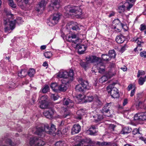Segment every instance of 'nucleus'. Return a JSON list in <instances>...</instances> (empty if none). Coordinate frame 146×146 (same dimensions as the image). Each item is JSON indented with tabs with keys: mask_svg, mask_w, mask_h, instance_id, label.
I'll list each match as a JSON object with an SVG mask.
<instances>
[{
	"mask_svg": "<svg viewBox=\"0 0 146 146\" xmlns=\"http://www.w3.org/2000/svg\"><path fill=\"white\" fill-rule=\"evenodd\" d=\"M60 15L58 13H55L51 16L47 24L50 26H54L57 24L60 19Z\"/></svg>",
	"mask_w": 146,
	"mask_h": 146,
	"instance_id": "0eeeda50",
	"label": "nucleus"
},
{
	"mask_svg": "<svg viewBox=\"0 0 146 146\" xmlns=\"http://www.w3.org/2000/svg\"><path fill=\"white\" fill-rule=\"evenodd\" d=\"M29 144L31 146H43L45 144V143L37 137H33L30 138Z\"/></svg>",
	"mask_w": 146,
	"mask_h": 146,
	"instance_id": "423d86ee",
	"label": "nucleus"
},
{
	"mask_svg": "<svg viewBox=\"0 0 146 146\" xmlns=\"http://www.w3.org/2000/svg\"><path fill=\"white\" fill-rule=\"evenodd\" d=\"M125 6L124 5H122L121 6H119L118 7L119 11V13H122L124 12L125 10Z\"/></svg>",
	"mask_w": 146,
	"mask_h": 146,
	"instance_id": "37998d69",
	"label": "nucleus"
},
{
	"mask_svg": "<svg viewBox=\"0 0 146 146\" xmlns=\"http://www.w3.org/2000/svg\"><path fill=\"white\" fill-rule=\"evenodd\" d=\"M98 131V129H89L87 131L88 133L91 135H94Z\"/></svg>",
	"mask_w": 146,
	"mask_h": 146,
	"instance_id": "e433bc0d",
	"label": "nucleus"
},
{
	"mask_svg": "<svg viewBox=\"0 0 146 146\" xmlns=\"http://www.w3.org/2000/svg\"><path fill=\"white\" fill-rule=\"evenodd\" d=\"M6 14L7 16H10L11 18H13V15L11 13V12L10 11H7L6 12Z\"/></svg>",
	"mask_w": 146,
	"mask_h": 146,
	"instance_id": "5fc2aeb1",
	"label": "nucleus"
},
{
	"mask_svg": "<svg viewBox=\"0 0 146 146\" xmlns=\"http://www.w3.org/2000/svg\"><path fill=\"white\" fill-rule=\"evenodd\" d=\"M58 96L57 95H55V94H52L51 96V98L52 99L54 100H57Z\"/></svg>",
	"mask_w": 146,
	"mask_h": 146,
	"instance_id": "8fccbe9b",
	"label": "nucleus"
},
{
	"mask_svg": "<svg viewBox=\"0 0 146 146\" xmlns=\"http://www.w3.org/2000/svg\"><path fill=\"white\" fill-rule=\"evenodd\" d=\"M140 56L142 57L146 58V51H143L140 53Z\"/></svg>",
	"mask_w": 146,
	"mask_h": 146,
	"instance_id": "09e8293b",
	"label": "nucleus"
},
{
	"mask_svg": "<svg viewBox=\"0 0 146 146\" xmlns=\"http://www.w3.org/2000/svg\"><path fill=\"white\" fill-rule=\"evenodd\" d=\"M66 39L68 42L77 44L76 47L78 50V52L80 54H83L87 48V47L84 45L79 46L77 44L79 39L78 37L77 38L75 34H72L70 35L67 36H66Z\"/></svg>",
	"mask_w": 146,
	"mask_h": 146,
	"instance_id": "f03ea898",
	"label": "nucleus"
},
{
	"mask_svg": "<svg viewBox=\"0 0 146 146\" xmlns=\"http://www.w3.org/2000/svg\"><path fill=\"white\" fill-rule=\"evenodd\" d=\"M144 74L145 72L143 71L139 70L138 72L137 77L139 78L140 75H143Z\"/></svg>",
	"mask_w": 146,
	"mask_h": 146,
	"instance_id": "de8ad7c7",
	"label": "nucleus"
},
{
	"mask_svg": "<svg viewBox=\"0 0 146 146\" xmlns=\"http://www.w3.org/2000/svg\"><path fill=\"white\" fill-rule=\"evenodd\" d=\"M137 49H138V50H139L140 51H141L142 50L141 48H140L139 47L137 46L134 49V51L135 52H137Z\"/></svg>",
	"mask_w": 146,
	"mask_h": 146,
	"instance_id": "774afa93",
	"label": "nucleus"
},
{
	"mask_svg": "<svg viewBox=\"0 0 146 146\" xmlns=\"http://www.w3.org/2000/svg\"><path fill=\"white\" fill-rule=\"evenodd\" d=\"M108 56L111 59V58H114L116 56L115 52L114 50H110L109 52Z\"/></svg>",
	"mask_w": 146,
	"mask_h": 146,
	"instance_id": "7c9ffc66",
	"label": "nucleus"
},
{
	"mask_svg": "<svg viewBox=\"0 0 146 146\" xmlns=\"http://www.w3.org/2000/svg\"><path fill=\"white\" fill-rule=\"evenodd\" d=\"M109 78L107 74H106V76H104L100 79L99 81L101 83H103L107 81L108 78Z\"/></svg>",
	"mask_w": 146,
	"mask_h": 146,
	"instance_id": "473e14b6",
	"label": "nucleus"
},
{
	"mask_svg": "<svg viewBox=\"0 0 146 146\" xmlns=\"http://www.w3.org/2000/svg\"><path fill=\"white\" fill-rule=\"evenodd\" d=\"M98 144L99 145H107L108 144L107 143L105 142H102V143H100V142H98Z\"/></svg>",
	"mask_w": 146,
	"mask_h": 146,
	"instance_id": "052dcab7",
	"label": "nucleus"
},
{
	"mask_svg": "<svg viewBox=\"0 0 146 146\" xmlns=\"http://www.w3.org/2000/svg\"><path fill=\"white\" fill-rule=\"evenodd\" d=\"M63 104L64 105H68L69 107H72L73 106L74 103L72 101L68 98H64L63 100Z\"/></svg>",
	"mask_w": 146,
	"mask_h": 146,
	"instance_id": "aec40b11",
	"label": "nucleus"
},
{
	"mask_svg": "<svg viewBox=\"0 0 146 146\" xmlns=\"http://www.w3.org/2000/svg\"><path fill=\"white\" fill-rule=\"evenodd\" d=\"M29 83V81L28 80H25L24 81H23L22 83V85H23L25 84H27Z\"/></svg>",
	"mask_w": 146,
	"mask_h": 146,
	"instance_id": "13d9d810",
	"label": "nucleus"
},
{
	"mask_svg": "<svg viewBox=\"0 0 146 146\" xmlns=\"http://www.w3.org/2000/svg\"><path fill=\"white\" fill-rule=\"evenodd\" d=\"M55 126L53 124L51 125L50 127L48 124H40L36 127L35 134L39 135L42 136V134L45 132L48 134H52L56 130Z\"/></svg>",
	"mask_w": 146,
	"mask_h": 146,
	"instance_id": "f257e3e1",
	"label": "nucleus"
},
{
	"mask_svg": "<svg viewBox=\"0 0 146 146\" xmlns=\"http://www.w3.org/2000/svg\"><path fill=\"white\" fill-rule=\"evenodd\" d=\"M115 40L117 43L121 44L124 42L125 39L123 36L122 35H120L117 36Z\"/></svg>",
	"mask_w": 146,
	"mask_h": 146,
	"instance_id": "4be33fe9",
	"label": "nucleus"
},
{
	"mask_svg": "<svg viewBox=\"0 0 146 146\" xmlns=\"http://www.w3.org/2000/svg\"><path fill=\"white\" fill-rule=\"evenodd\" d=\"M15 24H16V23L15 20L13 21H10V25L11 29L13 30L15 28Z\"/></svg>",
	"mask_w": 146,
	"mask_h": 146,
	"instance_id": "58836bf2",
	"label": "nucleus"
},
{
	"mask_svg": "<svg viewBox=\"0 0 146 146\" xmlns=\"http://www.w3.org/2000/svg\"><path fill=\"white\" fill-rule=\"evenodd\" d=\"M136 108L139 109V108H143L146 109V105L144 106V104L142 102H139L138 104L136 106Z\"/></svg>",
	"mask_w": 146,
	"mask_h": 146,
	"instance_id": "f704fd0d",
	"label": "nucleus"
},
{
	"mask_svg": "<svg viewBox=\"0 0 146 146\" xmlns=\"http://www.w3.org/2000/svg\"><path fill=\"white\" fill-rule=\"evenodd\" d=\"M62 84L58 86V90L62 92H64L67 89V87L66 84L68 83H65V82H62Z\"/></svg>",
	"mask_w": 146,
	"mask_h": 146,
	"instance_id": "b1692460",
	"label": "nucleus"
},
{
	"mask_svg": "<svg viewBox=\"0 0 146 146\" xmlns=\"http://www.w3.org/2000/svg\"><path fill=\"white\" fill-rule=\"evenodd\" d=\"M115 14V13L113 12H112L109 15V17H111L112 16H114Z\"/></svg>",
	"mask_w": 146,
	"mask_h": 146,
	"instance_id": "69168bd1",
	"label": "nucleus"
},
{
	"mask_svg": "<svg viewBox=\"0 0 146 146\" xmlns=\"http://www.w3.org/2000/svg\"><path fill=\"white\" fill-rule=\"evenodd\" d=\"M78 82L84 89H89L90 86H89L87 81L84 80L82 78H80L78 80Z\"/></svg>",
	"mask_w": 146,
	"mask_h": 146,
	"instance_id": "6ab92c4d",
	"label": "nucleus"
},
{
	"mask_svg": "<svg viewBox=\"0 0 146 146\" xmlns=\"http://www.w3.org/2000/svg\"><path fill=\"white\" fill-rule=\"evenodd\" d=\"M94 97L93 96H85V102H90L93 101Z\"/></svg>",
	"mask_w": 146,
	"mask_h": 146,
	"instance_id": "72a5a7b5",
	"label": "nucleus"
},
{
	"mask_svg": "<svg viewBox=\"0 0 146 146\" xmlns=\"http://www.w3.org/2000/svg\"><path fill=\"white\" fill-rule=\"evenodd\" d=\"M10 86H9V88H15L16 87L15 83L13 82H11L10 84Z\"/></svg>",
	"mask_w": 146,
	"mask_h": 146,
	"instance_id": "3c124183",
	"label": "nucleus"
},
{
	"mask_svg": "<svg viewBox=\"0 0 146 146\" xmlns=\"http://www.w3.org/2000/svg\"><path fill=\"white\" fill-rule=\"evenodd\" d=\"M132 130L131 128L129 127H124L121 131L120 133L125 134L131 132Z\"/></svg>",
	"mask_w": 146,
	"mask_h": 146,
	"instance_id": "393cba45",
	"label": "nucleus"
},
{
	"mask_svg": "<svg viewBox=\"0 0 146 146\" xmlns=\"http://www.w3.org/2000/svg\"><path fill=\"white\" fill-rule=\"evenodd\" d=\"M145 81V78H143L141 77L139 79L138 83L139 85H142L143 84L144 82Z\"/></svg>",
	"mask_w": 146,
	"mask_h": 146,
	"instance_id": "c03bdc74",
	"label": "nucleus"
},
{
	"mask_svg": "<svg viewBox=\"0 0 146 146\" xmlns=\"http://www.w3.org/2000/svg\"><path fill=\"white\" fill-rule=\"evenodd\" d=\"M111 102L107 103L105 104L102 108V110H100L101 112L106 116L109 117L110 115H106V113H110V108L111 106Z\"/></svg>",
	"mask_w": 146,
	"mask_h": 146,
	"instance_id": "9d476101",
	"label": "nucleus"
},
{
	"mask_svg": "<svg viewBox=\"0 0 146 146\" xmlns=\"http://www.w3.org/2000/svg\"><path fill=\"white\" fill-rule=\"evenodd\" d=\"M55 112L54 110L51 108L48 110H45L43 114L46 118L50 119L53 117Z\"/></svg>",
	"mask_w": 146,
	"mask_h": 146,
	"instance_id": "2eb2a0df",
	"label": "nucleus"
},
{
	"mask_svg": "<svg viewBox=\"0 0 146 146\" xmlns=\"http://www.w3.org/2000/svg\"><path fill=\"white\" fill-rule=\"evenodd\" d=\"M128 103V100L127 99H125L124 100L123 102V106H125Z\"/></svg>",
	"mask_w": 146,
	"mask_h": 146,
	"instance_id": "680f3d73",
	"label": "nucleus"
},
{
	"mask_svg": "<svg viewBox=\"0 0 146 146\" xmlns=\"http://www.w3.org/2000/svg\"><path fill=\"white\" fill-rule=\"evenodd\" d=\"M84 89L80 84L77 85L75 87L76 90L77 92H83L84 91Z\"/></svg>",
	"mask_w": 146,
	"mask_h": 146,
	"instance_id": "c756f323",
	"label": "nucleus"
},
{
	"mask_svg": "<svg viewBox=\"0 0 146 146\" xmlns=\"http://www.w3.org/2000/svg\"><path fill=\"white\" fill-rule=\"evenodd\" d=\"M134 40L137 43V46L139 48L141 47L144 43L141 38L135 37L134 38Z\"/></svg>",
	"mask_w": 146,
	"mask_h": 146,
	"instance_id": "5701e85b",
	"label": "nucleus"
},
{
	"mask_svg": "<svg viewBox=\"0 0 146 146\" xmlns=\"http://www.w3.org/2000/svg\"><path fill=\"white\" fill-rule=\"evenodd\" d=\"M86 62L88 63L98 62L101 60V59L94 56H89L86 57Z\"/></svg>",
	"mask_w": 146,
	"mask_h": 146,
	"instance_id": "ddd939ff",
	"label": "nucleus"
},
{
	"mask_svg": "<svg viewBox=\"0 0 146 146\" xmlns=\"http://www.w3.org/2000/svg\"><path fill=\"white\" fill-rule=\"evenodd\" d=\"M117 68L114 63L110 64V68L107 73V75L109 78H111L116 74Z\"/></svg>",
	"mask_w": 146,
	"mask_h": 146,
	"instance_id": "1a4fd4ad",
	"label": "nucleus"
},
{
	"mask_svg": "<svg viewBox=\"0 0 146 146\" xmlns=\"http://www.w3.org/2000/svg\"><path fill=\"white\" fill-rule=\"evenodd\" d=\"M88 62H83L81 61L80 63V65L82 67L86 70L88 66Z\"/></svg>",
	"mask_w": 146,
	"mask_h": 146,
	"instance_id": "ea45409f",
	"label": "nucleus"
},
{
	"mask_svg": "<svg viewBox=\"0 0 146 146\" xmlns=\"http://www.w3.org/2000/svg\"><path fill=\"white\" fill-rule=\"evenodd\" d=\"M15 20L16 23H17L18 24H21L23 22L22 18L20 17L17 18Z\"/></svg>",
	"mask_w": 146,
	"mask_h": 146,
	"instance_id": "a18cd8bd",
	"label": "nucleus"
},
{
	"mask_svg": "<svg viewBox=\"0 0 146 146\" xmlns=\"http://www.w3.org/2000/svg\"><path fill=\"white\" fill-rule=\"evenodd\" d=\"M129 5L127 7V10L129 11L130 9L133 7V4L128 3Z\"/></svg>",
	"mask_w": 146,
	"mask_h": 146,
	"instance_id": "4d7b16f0",
	"label": "nucleus"
},
{
	"mask_svg": "<svg viewBox=\"0 0 146 146\" xmlns=\"http://www.w3.org/2000/svg\"><path fill=\"white\" fill-rule=\"evenodd\" d=\"M74 72L72 70H70L68 72L66 71H60L58 73V77L63 78L61 80L62 82L70 83L73 80Z\"/></svg>",
	"mask_w": 146,
	"mask_h": 146,
	"instance_id": "7ed1b4c3",
	"label": "nucleus"
},
{
	"mask_svg": "<svg viewBox=\"0 0 146 146\" xmlns=\"http://www.w3.org/2000/svg\"><path fill=\"white\" fill-rule=\"evenodd\" d=\"M121 69L124 71H126L127 69V67L125 66H124L123 67H121Z\"/></svg>",
	"mask_w": 146,
	"mask_h": 146,
	"instance_id": "338daca9",
	"label": "nucleus"
},
{
	"mask_svg": "<svg viewBox=\"0 0 146 146\" xmlns=\"http://www.w3.org/2000/svg\"><path fill=\"white\" fill-rule=\"evenodd\" d=\"M60 0H52L51 4L50 5L49 7L51 9H54L55 8L57 9H58L60 7Z\"/></svg>",
	"mask_w": 146,
	"mask_h": 146,
	"instance_id": "a211bd4d",
	"label": "nucleus"
},
{
	"mask_svg": "<svg viewBox=\"0 0 146 146\" xmlns=\"http://www.w3.org/2000/svg\"><path fill=\"white\" fill-rule=\"evenodd\" d=\"M68 130V129L67 127H65L64 129H63L62 131L63 133H64V134L65 133H67Z\"/></svg>",
	"mask_w": 146,
	"mask_h": 146,
	"instance_id": "bf43d9fd",
	"label": "nucleus"
},
{
	"mask_svg": "<svg viewBox=\"0 0 146 146\" xmlns=\"http://www.w3.org/2000/svg\"><path fill=\"white\" fill-rule=\"evenodd\" d=\"M93 117L94 119V120L95 121H99L102 120L104 118L103 115L98 114L94 115Z\"/></svg>",
	"mask_w": 146,
	"mask_h": 146,
	"instance_id": "a878e982",
	"label": "nucleus"
},
{
	"mask_svg": "<svg viewBox=\"0 0 146 146\" xmlns=\"http://www.w3.org/2000/svg\"><path fill=\"white\" fill-rule=\"evenodd\" d=\"M55 146H66V144L64 141H59L55 144Z\"/></svg>",
	"mask_w": 146,
	"mask_h": 146,
	"instance_id": "c9c22d12",
	"label": "nucleus"
},
{
	"mask_svg": "<svg viewBox=\"0 0 146 146\" xmlns=\"http://www.w3.org/2000/svg\"><path fill=\"white\" fill-rule=\"evenodd\" d=\"M50 86L54 91L57 92L58 91V86L56 83H52L51 84Z\"/></svg>",
	"mask_w": 146,
	"mask_h": 146,
	"instance_id": "bb28decb",
	"label": "nucleus"
},
{
	"mask_svg": "<svg viewBox=\"0 0 146 146\" xmlns=\"http://www.w3.org/2000/svg\"><path fill=\"white\" fill-rule=\"evenodd\" d=\"M27 72L25 70H22L18 73V76L21 78H23L27 75Z\"/></svg>",
	"mask_w": 146,
	"mask_h": 146,
	"instance_id": "cd10ccee",
	"label": "nucleus"
},
{
	"mask_svg": "<svg viewBox=\"0 0 146 146\" xmlns=\"http://www.w3.org/2000/svg\"><path fill=\"white\" fill-rule=\"evenodd\" d=\"M115 84L109 85L107 87V89L109 93H110L111 96L114 98H117L119 97V94L118 89L114 87Z\"/></svg>",
	"mask_w": 146,
	"mask_h": 146,
	"instance_id": "20e7f679",
	"label": "nucleus"
},
{
	"mask_svg": "<svg viewBox=\"0 0 146 146\" xmlns=\"http://www.w3.org/2000/svg\"><path fill=\"white\" fill-rule=\"evenodd\" d=\"M35 73V70L33 68L30 69L27 72L28 75L30 77H33L34 76Z\"/></svg>",
	"mask_w": 146,
	"mask_h": 146,
	"instance_id": "2f4dec72",
	"label": "nucleus"
},
{
	"mask_svg": "<svg viewBox=\"0 0 146 146\" xmlns=\"http://www.w3.org/2000/svg\"><path fill=\"white\" fill-rule=\"evenodd\" d=\"M112 26L115 31L119 32L122 29H124L126 26L122 24L118 19L114 20L112 22Z\"/></svg>",
	"mask_w": 146,
	"mask_h": 146,
	"instance_id": "6e6552de",
	"label": "nucleus"
},
{
	"mask_svg": "<svg viewBox=\"0 0 146 146\" xmlns=\"http://www.w3.org/2000/svg\"><path fill=\"white\" fill-rule=\"evenodd\" d=\"M49 89L48 85H45L44 87L42 89V91L43 93H45L47 92Z\"/></svg>",
	"mask_w": 146,
	"mask_h": 146,
	"instance_id": "79ce46f5",
	"label": "nucleus"
},
{
	"mask_svg": "<svg viewBox=\"0 0 146 146\" xmlns=\"http://www.w3.org/2000/svg\"><path fill=\"white\" fill-rule=\"evenodd\" d=\"M146 29V25L142 24L141 25L140 29L141 31H142L145 30Z\"/></svg>",
	"mask_w": 146,
	"mask_h": 146,
	"instance_id": "603ef678",
	"label": "nucleus"
},
{
	"mask_svg": "<svg viewBox=\"0 0 146 146\" xmlns=\"http://www.w3.org/2000/svg\"><path fill=\"white\" fill-rule=\"evenodd\" d=\"M72 29L74 30H79L80 28L77 25H75L74 26H72Z\"/></svg>",
	"mask_w": 146,
	"mask_h": 146,
	"instance_id": "864d4df0",
	"label": "nucleus"
},
{
	"mask_svg": "<svg viewBox=\"0 0 146 146\" xmlns=\"http://www.w3.org/2000/svg\"><path fill=\"white\" fill-rule=\"evenodd\" d=\"M6 142L7 143L9 144L11 146H14L15 145V144L14 143H12V141L10 139H7Z\"/></svg>",
	"mask_w": 146,
	"mask_h": 146,
	"instance_id": "49530a36",
	"label": "nucleus"
},
{
	"mask_svg": "<svg viewBox=\"0 0 146 146\" xmlns=\"http://www.w3.org/2000/svg\"><path fill=\"white\" fill-rule=\"evenodd\" d=\"M127 2L128 3L133 4L135 2V0H126Z\"/></svg>",
	"mask_w": 146,
	"mask_h": 146,
	"instance_id": "e2e57ef3",
	"label": "nucleus"
},
{
	"mask_svg": "<svg viewBox=\"0 0 146 146\" xmlns=\"http://www.w3.org/2000/svg\"><path fill=\"white\" fill-rule=\"evenodd\" d=\"M64 9L66 11V13L68 14L69 13H74L78 16L82 14V10L78 7H72L70 5H68L65 7Z\"/></svg>",
	"mask_w": 146,
	"mask_h": 146,
	"instance_id": "39448f33",
	"label": "nucleus"
},
{
	"mask_svg": "<svg viewBox=\"0 0 146 146\" xmlns=\"http://www.w3.org/2000/svg\"><path fill=\"white\" fill-rule=\"evenodd\" d=\"M101 61L102 60H101V61L96 62L97 63L96 67L98 70L99 72L100 73L103 74L105 71V67L104 64Z\"/></svg>",
	"mask_w": 146,
	"mask_h": 146,
	"instance_id": "4468645a",
	"label": "nucleus"
},
{
	"mask_svg": "<svg viewBox=\"0 0 146 146\" xmlns=\"http://www.w3.org/2000/svg\"><path fill=\"white\" fill-rule=\"evenodd\" d=\"M46 3L47 2L45 0H41L36 6V10L37 11L39 12L40 11H44Z\"/></svg>",
	"mask_w": 146,
	"mask_h": 146,
	"instance_id": "f8f14e48",
	"label": "nucleus"
},
{
	"mask_svg": "<svg viewBox=\"0 0 146 146\" xmlns=\"http://www.w3.org/2000/svg\"><path fill=\"white\" fill-rule=\"evenodd\" d=\"M81 127L78 124H76L74 125L71 129V133L72 135L79 133L80 131Z\"/></svg>",
	"mask_w": 146,
	"mask_h": 146,
	"instance_id": "f3484780",
	"label": "nucleus"
},
{
	"mask_svg": "<svg viewBox=\"0 0 146 146\" xmlns=\"http://www.w3.org/2000/svg\"><path fill=\"white\" fill-rule=\"evenodd\" d=\"M135 92V89H134L133 90H132L131 91L130 93V96L132 97L134 94Z\"/></svg>",
	"mask_w": 146,
	"mask_h": 146,
	"instance_id": "0e129e2a",
	"label": "nucleus"
},
{
	"mask_svg": "<svg viewBox=\"0 0 146 146\" xmlns=\"http://www.w3.org/2000/svg\"><path fill=\"white\" fill-rule=\"evenodd\" d=\"M134 118L135 120H146V111L136 114L134 115Z\"/></svg>",
	"mask_w": 146,
	"mask_h": 146,
	"instance_id": "9b49d317",
	"label": "nucleus"
},
{
	"mask_svg": "<svg viewBox=\"0 0 146 146\" xmlns=\"http://www.w3.org/2000/svg\"><path fill=\"white\" fill-rule=\"evenodd\" d=\"M47 96H43L41 97V99H44V100H42L41 101L40 104V107L41 109L46 108L48 107V103L46 101V100L47 99Z\"/></svg>",
	"mask_w": 146,
	"mask_h": 146,
	"instance_id": "dca6fc26",
	"label": "nucleus"
},
{
	"mask_svg": "<svg viewBox=\"0 0 146 146\" xmlns=\"http://www.w3.org/2000/svg\"><path fill=\"white\" fill-rule=\"evenodd\" d=\"M102 59L104 61H108L111 59L110 57L107 54H102Z\"/></svg>",
	"mask_w": 146,
	"mask_h": 146,
	"instance_id": "c85d7f7f",
	"label": "nucleus"
},
{
	"mask_svg": "<svg viewBox=\"0 0 146 146\" xmlns=\"http://www.w3.org/2000/svg\"><path fill=\"white\" fill-rule=\"evenodd\" d=\"M132 133L134 135L137 134V135H138L139 136L138 138H139V139H141L142 141H145L144 138L141 136L142 135L139 133V129H134L133 130Z\"/></svg>",
	"mask_w": 146,
	"mask_h": 146,
	"instance_id": "412c9836",
	"label": "nucleus"
},
{
	"mask_svg": "<svg viewBox=\"0 0 146 146\" xmlns=\"http://www.w3.org/2000/svg\"><path fill=\"white\" fill-rule=\"evenodd\" d=\"M116 126L114 124H110L109 125V128L112 130V131H114V128L116 127Z\"/></svg>",
	"mask_w": 146,
	"mask_h": 146,
	"instance_id": "6e6d98bb",
	"label": "nucleus"
},
{
	"mask_svg": "<svg viewBox=\"0 0 146 146\" xmlns=\"http://www.w3.org/2000/svg\"><path fill=\"white\" fill-rule=\"evenodd\" d=\"M87 139H82L81 140L80 142L78 143L75 144L74 146H83V144L87 142Z\"/></svg>",
	"mask_w": 146,
	"mask_h": 146,
	"instance_id": "4c0bfd02",
	"label": "nucleus"
},
{
	"mask_svg": "<svg viewBox=\"0 0 146 146\" xmlns=\"http://www.w3.org/2000/svg\"><path fill=\"white\" fill-rule=\"evenodd\" d=\"M44 55L46 58H50L52 56V54L51 52H47L44 53Z\"/></svg>",
	"mask_w": 146,
	"mask_h": 146,
	"instance_id": "a19ab883",
	"label": "nucleus"
}]
</instances>
